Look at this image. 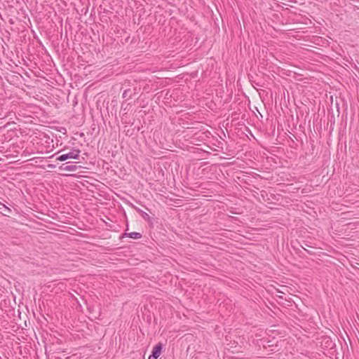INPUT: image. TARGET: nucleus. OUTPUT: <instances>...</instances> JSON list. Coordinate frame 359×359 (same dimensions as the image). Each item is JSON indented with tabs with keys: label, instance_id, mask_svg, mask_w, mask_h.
<instances>
[{
	"label": "nucleus",
	"instance_id": "nucleus-1",
	"mask_svg": "<svg viewBox=\"0 0 359 359\" xmlns=\"http://www.w3.org/2000/svg\"><path fill=\"white\" fill-rule=\"evenodd\" d=\"M81 151L78 149L73 148L68 154H62L57 157L56 160L60 161H65L69 158L79 159Z\"/></svg>",
	"mask_w": 359,
	"mask_h": 359
},
{
	"label": "nucleus",
	"instance_id": "nucleus-2",
	"mask_svg": "<svg viewBox=\"0 0 359 359\" xmlns=\"http://www.w3.org/2000/svg\"><path fill=\"white\" fill-rule=\"evenodd\" d=\"M163 345L162 343L158 342L156 345L153 347L151 355L154 358H158L162 352Z\"/></svg>",
	"mask_w": 359,
	"mask_h": 359
},
{
	"label": "nucleus",
	"instance_id": "nucleus-3",
	"mask_svg": "<svg viewBox=\"0 0 359 359\" xmlns=\"http://www.w3.org/2000/svg\"><path fill=\"white\" fill-rule=\"evenodd\" d=\"M133 207L142 216V217L144 220L149 221L150 219V217L147 212H145L144 211H143L142 210H141L140 208H139L136 206L133 205Z\"/></svg>",
	"mask_w": 359,
	"mask_h": 359
},
{
	"label": "nucleus",
	"instance_id": "nucleus-4",
	"mask_svg": "<svg viewBox=\"0 0 359 359\" xmlns=\"http://www.w3.org/2000/svg\"><path fill=\"white\" fill-rule=\"evenodd\" d=\"M60 169L61 170L74 172L77 170V166L75 165H65V164H62Z\"/></svg>",
	"mask_w": 359,
	"mask_h": 359
},
{
	"label": "nucleus",
	"instance_id": "nucleus-5",
	"mask_svg": "<svg viewBox=\"0 0 359 359\" xmlns=\"http://www.w3.org/2000/svg\"><path fill=\"white\" fill-rule=\"evenodd\" d=\"M123 236L129 237L133 239H139L142 238V234L137 232L127 233L125 232Z\"/></svg>",
	"mask_w": 359,
	"mask_h": 359
},
{
	"label": "nucleus",
	"instance_id": "nucleus-6",
	"mask_svg": "<svg viewBox=\"0 0 359 359\" xmlns=\"http://www.w3.org/2000/svg\"><path fill=\"white\" fill-rule=\"evenodd\" d=\"M122 97L123 98H126V99L130 98V97H131V95H130V89L125 90L123 91V93Z\"/></svg>",
	"mask_w": 359,
	"mask_h": 359
},
{
	"label": "nucleus",
	"instance_id": "nucleus-7",
	"mask_svg": "<svg viewBox=\"0 0 359 359\" xmlns=\"http://www.w3.org/2000/svg\"><path fill=\"white\" fill-rule=\"evenodd\" d=\"M148 359H157V358H154V356L150 355Z\"/></svg>",
	"mask_w": 359,
	"mask_h": 359
},
{
	"label": "nucleus",
	"instance_id": "nucleus-8",
	"mask_svg": "<svg viewBox=\"0 0 359 359\" xmlns=\"http://www.w3.org/2000/svg\"><path fill=\"white\" fill-rule=\"evenodd\" d=\"M160 359H170V358H168L167 357H161V358H160Z\"/></svg>",
	"mask_w": 359,
	"mask_h": 359
},
{
	"label": "nucleus",
	"instance_id": "nucleus-9",
	"mask_svg": "<svg viewBox=\"0 0 359 359\" xmlns=\"http://www.w3.org/2000/svg\"><path fill=\"white\" fill-rule=\"evenodd\" d=\"M48 167H49V168H54V167H55V165H48Z\"/></svg>",
	"mask_w": 359,
	"mask_h": 359
}]
</instances>
